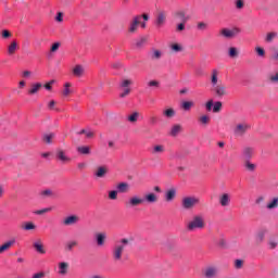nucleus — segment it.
I'll list each match as a JSON object with an SVG mask.
<instances>
[{
  "mask_svg": "<svg viewBox=\"0 0 278 278\" xmlns=\"http://www.w3.org/2000/svg\"><path fill=\"white\" fill-rule=\"evenodd\" d=\"M243 264H244V262L242 260H236L235 261V268L240 269V268H242Z\"/></svg>",
  "mask_w": 278,
  "mask_h": 278,
  "instance_id": "57",
  "label": "nucleus"
},
{
  "mask_svg": "<svg viewBox=\"0 0 278 278\" xmlns=\"http://www.w3.org/2000/svg\"><path fill=\"white\" fill-rule=\"evenodd\" d=\"M105 240H108V235H105V232L96 233L97 247H105Z\"/></svg>",
  "mask_w": 278,
  "mask_h": 278,
  "instance_id": "15",
  "label": "nucleus"
},
{
  "mask_svg": "<svg viewBox=\"0 0 278 278\" xmlns=\"http://www.w3.org/2000/svg\"><path fill=\"white\" fill-rule=\"evenodd\" d=\"M184 29H186V23L180 22L176 27V31H184Z\"/></svg>",
  "mask_w": 278,
  "mask_h": 278,
  "instance_id": "58",
  "label": "nucleus"
},
{
  "mask_svg": "<svg viewBox=\"0 0 278 278\" xmlns=\"http://www.w3.org/2000/svg\"><path fill=\"white\" fill-rule=\"evenodd\" d=\"M218 75H219L218 70H212V73H211L212 88H214V86H218Z\"/></svg>",
  "mask_w": 278,
  "mask_h": 278,
  "instance_id": "24",
  "label": "nucleus"
},
{
  "mask_svg": "<svg viewBox=\"0 0 278 278\" xmlns=\"http://www.w3.org/2000/svg\"><path fill=\"white\" fill-rule=\"evenodd\" d=\"M42 90V85L40 83H35L30 85V88L28 89V94L34 96L38 94Z\"/></svg>",
  "mask_w": 278,
  "mask_h": 278,
  "instance_id": "17",
  "label": "nucleus"
},
{
  "mask_svg": "<svg viewBox=\"0 0 278 278\" xmlns=\"http://www.w3.org/2000/svg\"><path fill=\"white\" fill-rule=\"evenodd\" d=\"M255 240L257 243L263 242L264 241V232L263 231L257 232L255 236Z\"/></svg>",
  "mask_w": 278,
  "mask_h": 278,
  "instance_id": "51",
  "label": "nucleus"
},
{
  "mask_svg": "<svg viewBox=\"0 0 278 278\" xmlns=\"http://www.w3.org/2000/svg\"><path fill=\"white\" fill-rule=\"evenodd\" d=\"M131 244V239H121L113 248L112 255L114 262H121L123 260V253H125V249L127 245Z\"/></svg>",
  "mask_w": 278,
  "mask_h": 278,
  "instance_id": "1",
  "label": "nucleus"
},
{
  "mask_svg": "<svg viewBox=\"0 0 278 278\" xmlns=\"http://www.w3.org/2000/svg\"><path fill=\"white\" fill-rule=\"evenodd\" d=\"M53 138H55V134H46L43 135V142H46V144H51V142H53Z\"/></svg>",
  "mask_w": 278,
  "mask_h": 278,
  "instance_id": "34",
  "label": "nucleus"
},
{
  "mask_svg": "<svg viewBox=\"0 0 278 278\" xmlns=\"http://www.w3.org/2000/svg\"><path fill=\"white\" fill-rule=\"evenodd\" d=\"M198 29L205 31V29H207V24L205 22L198 23Z\"/></svg>",
  "mask_w": 278,
  "mask_h": 278,
  "instance_id": "53",
  "label": "nucleus"
},
{
  "mask_svg": "<svg viewBox=\"0 0 278 278\" xmlns=\"http://www.w3.org/2000/svg\"><path fill=\"white\" fill-rule=\"evenodd\" d=\"M52 194H53V191H51V189H46L41 191V197H45V198L52 197Z\"/></svg>",
  "mask_w": 278,
  "mask_h": 278,
  "instance_id": "54",
  "label": "nucleus"
},
{
  "mask_svg": "<svg viewBox=\"0 0 278 278\" xmlns=\"http://www.w3.org/2000/svg\"><path fill=\"white\" fill-rule=\"evenodd\" d=\"M117 192H121L123 194L127 193L129 191V184L127 182H119L116 186Z\"/></svg>",
  "mask_w": 278,
  "mask_h": 278,
  "instance_id": "28",
  "label": "nucleus"
},
{
  "mask_svg": "<svg viewBox=\"0 0 278 278\" xmlns=\"http://www.w3.org/2000/svg\"><path fill=\"white\" fill-rule=\"evenodd\" d=\"M181 131V125H174L170 130V136H177Z\"/></svg>",
  "mask_w": 278,
  "mask_h": 278,
  "instance_id": "42",
  "label": "nucleus"
},
{
  "mask_svg": "<svg viewBox=\"0 0 278 278\" xmlns=\"http://www.w3.org/2000/svg\"><path fill=\"white\" fill-rule=\"evenodd\" d=\"M143 203H144V198L134 195L129 199L127 205L128 207H138V205H142Z\"/></svg>",
  "mask_w": 278,
  "mask_h": 278,
  "instance_id": "9",
  "label": "nucleus"
},
{
  "mask_svg": "<svg viewBox=\"0 0 278 278\" xmlns=\"http://www.w3.org/2000/svg\"><path fill=\"white\" fill-rule=\"evenodd\" d=\"M77 223H79V216L77 215L67 216L63 219V225H65V227H71V225H77Z\"/></svg>",
  "mask_w": 278,
  "mask_h": 278,
  "instance_id": "11",
  "label": "nucleus"
},
{
  "mask_svg": "<svg viewBox=\"0 0 278 278\" xmlns=\"http://www.w3.org/2000/svg\"><path fill=\"white\" fill-rule=\"evenodd\" d=\"M249 124H238L235 127V135L236 136H244L247 134V131H249Z\"/></svg>",
  "mask_w": 278,
  "mask_h": 278,
  "instance_id": "10",
  "label": "nucleus"
},
{
  "mask_svg": "<svg viewBox=\"0 0 278 278\" xmlns=\"http://www.w3.org/2000/svg\"><path fill=\"white\" fill-rule=\"evenodd\" d=\"M219 204L222 207H229V205H231V195H229V193H223L219 197Z\"/></svg>",
  "mask_w": 278,
  "mask_h": 278,
  "instance_id": "12",
  "label": "nucleus"
},
{
  "mask_svg": "<svg viewBox=\"0 0 278 278\" xmlns=\"http://www.w3.org/2000/svg\"><path fill=\"white\" fill-rule=\"evenodd\" d=\"M144 45H147V37H141L139 40L136 41V47H138L139 49L141 47H144Z\"/></svg>",
  "mask_w": 278,
  "mask_h": 278,
  "instance_id": "46",
  "label": "nucleus"
},
{
  "mask_svg": "<svg viewBox=\"0 0 278 278\" xmlns=\"http://www.w3.org/2000/svg\"><path fill=\"white\" fill-rule=\"evenodd\" d=\"M220 110H223V102H220V101L215 102L213 105L214 114H218V112H220Z\"/></svg>",
  "mask_w": 278,
  "mask_h": 278,
  "instance_id": "39",
  "label": "nucleus"
},
{
  "mask_svg": "<svg viewBox=\"0 0 278 278\" xmlns=\"http://www.w3.org/2000/svg\"><path fill=\"white\" fill-rule=\"evenodd\" d=\"M170 49H172V51H174V53H179V52L184 51V47H181V45H179V43H172Z\"/></svg>",
  "mask_w": 278,
  "mask_h": 278,
  "instance_id": "38",
  "label": "nucleus"
},
{
  "mask_svg": "<svg viewBox=\"0 0 278 278\" xmlns=\"http://www.w3.org/2000/svg\"><path fill=\"white\" fill-rule=\"evenodd\" d=\"M52 210H53L52 207H46V208L36 211L35 214H37L38 216H41L42 214H48V212H51Z\"/></svg>",
  "mask_w": 278,
  "mask_h": 278,
  "instance_id": "48",
  "label": "nucleus"
},
{
  "mask_svg": "<svg viewBox=\"0 0 278 278\" xmlns=\"http://www.w3.org/2000/svg\"><path fill=\"white\" fill-rule=\"evenodd\" d=\"M73 75H75V77H81L84 75V66L76 65L73 70Z\"/></svg>",
  "mask_w": 278,
  "mask_h": 278,
  "instance_id": "31",
  "label": "nucleus"
},
{
  "mask_svg": "<svg viewBox=\"0 0 278 278\" xmlns=\"http://www.w3.org/2000/svg\"><path fill=\"white\" fill-rule=\"evenodd\" d=\"M143 200L146 203H157V201H160V198L157 197V194L150 192L144 195Z\"/></svg>",
  "mask_w": 278,
  "mask_h": 278,
  "instance_id": "20",
  "label": "nucleus"
},
{
  "mask_svg": "<svg viewBox=\"0 0 278 278\" xmlns=\"http://www.w3.org/2000/svg\"><path fill=\"white\" fill-rule=\"evenodd\" d=\"M175 21H178V23H187L190 21V16L186 14V11H176L174 13Z\"/></svg>",
  "mask_w": 278,
  "mask_h": 278,
  "instance_id": "8",
  "label": "nucleus"
},
{
  "mask_svg": "<svg viewBox=\"0 0 278 278\" xmlns=\"http://www.w3.org/2000/svg\"><path fill=\"white\" fill-rule=\"evenodd\" d=\"M48 108H49V110H55V101L54 100L50 101L48 103Z\"/></svg>",
  "mask_w": 278,
  "mask_h": 278,
  "instance_id": "62",
  "label": "nucleus"
},
{
  "mask_svg": "<svg viewBox=\"0 0 278 278\" xmlns=\"http://www.w3.org/2000/svg\"><path fill=\"white\" fill-rule=\"evenodd\" d=\"M214 105V100H208L205 104L207 112H212V106Z\"/></svg>",
  "mask_w": 278,
  "mask_h": 278,
  "instance_id": "59",
  "label": "nucleus"
},
{
  "mask_svg": "<svg viewBox=\"0 0 278 278\" xmlns=\"http://www.w3.org/2000/svg\"><path fill=\"white\" fill-rule=\"evenodd\" d=\"M197 229H205V216L203 214L193 215L187 224V231H197Z\"/></svg>",
  "mask_w": 278,
  "mask_h": 278,
  "instance_id": "2",
  "label": "nucleus"
},
{
  "mask_svg": "<svg viewBox=\"0 0 278 278\" xmlns=\"http://www.w3.org/2000/svg\"><path fill=\"white\" fill-rule=\"evenodd\" d=\"M34 249L37 251V253H40L41 255H45V253H47V250H45V245L40 240L34 243Z\"/></svg>",
  "mask_w": 278,
  "mask_h": 278,
  "instance_id": "25",
  "label": "nucleus"
},
{
  "mask_svg": "<svg viewBox=\"0 0 278 278\" xmlns=\"http://www.w3.org/2000/svg\"><path fill=\"white\" fill-rule=\"evenodd\" d=\"M148 86H150L151 88H160V81H157V80H150L148 83Z\"/></svg>",
  "mask_w": 278,
  "mask_h": 278,
  "instance_id": "55",
  "label": "nucleus"
},
{
  "mask_svg": "<svg viewBox=\"0 0 278 278\" xmlns=\"http://www.w3.org/2000/svg\"><path fill=\"white\" fill-rule=\"evenodd\" d=\"M176 197H177V190L175 188H172L165 192V201L167 203H170V201H175Z\"/></svg>",
  "mask_w": 278,
  "mask_h": 278,
  "instance_id": "19",
  "label": "nucleus"
},
{
  "mask_svg": "<svg viewBox=\"0 0 278 278\" xmlns=\"http://www.w3.org/2000/svg\"><path fill=\"white\" fill-rule=\"evenodd\" d=\"M109 199H111V201H116L118 199V191L116 190L110 191Z\"/></svg>",
  "mask_w": 278,
  "mask_h": 278,
  "instance_id": "47",
  "label": "nucleus"
},
{
  "mask_svg": "<svg viewBox=\"0 0 278 278\" xmlns=\"http://www.w3.org/2000/svg\"><path fill=\"white\" fill-rule=\"evenodd\" d=\"M58 49H60V42H54L51 47V52L55 53V51H58Z\"/></svg>",
  "mask_w": 278,
  "mask_h": 278,
  "instance_id": "61",
  "label": "nucleus"
},
{
  "mask_svg": "<svg viewBox=\"0 0 278 278\" xmlns=\"http://www.w3.org/2000/svg\"><path fill=\"white\" fill-rule=\"evenodd\" d=\"M96 177H98L99 179L105 177V175H108V167L105 166H100L97 168L96 173H94Z\"/></svg>",
  "mask_w": 278,
  "mask_h": 278,
  "instance_id": "27",
  "label": "nucleus"
},
{
  "mask_svg": "<svg viewBox=\"0 0 278 278\" xmlns=\"http://www.w3.org/2000/svg\"><path fill=\"white\" fill-rule=\"evenodd\" d=\"M45 277V273L40 271V273H37L33 276V278H43Z\"/></svg>",
  "mask_w": 278,
  "mask_h": 278,
  "instance_id": "63",
  "label": "nucleus"
},
{
  "mask_svg": "<svg viewBox=\"0 0 278 278\" xmlns=\"http://www.w3.org/2000/svg\"><path fill=\"white\" fill-rule=\"evenodd\" d=\"M201 200L194 195L185 197L181 200L182 210H194L195 205H199Z\"/></svg>",
  "mask_w": 278,
  "mask_h": 278,
  "instance_id": "3",
  "label": "nucleus"
},
{
  "mask_svg": "<svg viewBox=\"0 0 278 278\" xmlns=\"http://www.w3.org/2000/svg\"><path fill=\"white\" fill-rule=\"evenodd\" d=\"M276 37H277V33H268L266 36V41L273 42V40H275Z\"/></svg>",
  "mask_w": 278,
  "mask_h": 278,
  "instance_id": "50",
  "label": "nucleus"
},
{
  "mask_svg": "<svg viewBox=\"0 0 278 278\" xmlns=\"http://www.w3.org/2000/svg\"><path fill=\"white\" fill-rule=\"evenodd\" d=\"M10 36H12V34L9 33V30H3V31H2V37H4V38H10Z\"/></svg>",
  "mask_w": 278,
  "mask_h": 278,
  "instance_id": "64",
  "label": "nucleus"
},
{
  "mask_svg": "<svg viewBox=\"0 0 278 278\" xmlns=\"http://www.w3.org/2000/svg\"><path fill=\"white\" fill-rule=\"evenodd\" d=\"M175 114L176 112L173 108H168L163 111V116H165V118H175Z\"/></svg>",
  "mask_w": 278,
  "mask_h": 278,
  "instance_id": "29",
  "label": "nucleus"
},
{
  "mask_svg": "<svg viewBox=\"0 0 278 278\" xmlns=\"http://www.w3.org/2000/svg\"><path fill=\"white\" fill-rule=\"evenodd\" d=\"M16 51H18V41L13 40V41H11V43L8 47V54L14 55V53H16Z\"/></svg>",
  "mask_w": 278,
  "mask_h": 278,
  "instance_id": "22",
  "label": "nucleus"
},
{
  "mask_svg": "<svg viewBox=\"0 0 278 278\" xmlns=\"http://www.w3.org/2000/svg\"><path fill=\"white\" fill-rule=\"evenodd\" d=\"M131 84H134L131 79L124 78L121 80L119 83V89L122 90V92L119 93L121 99H125V97H129V94H131V87H130Z\"/></svg>",
  "mask_w": 278,
  "mask_h": 278,
  "instance_id": "4",
  "label": "nucleus"
},
{
  "mask_svg": "<svg viewBox=\"0 0 278 278\" xmlns=\"http://www.w3.org/2000/svg\"><path fill=\"white\" fill-rule=\"evenodd\" d=\"M199 123H201V125H208L210 124V116L202 115L201 117H199Z\"/></svg>",
  "mask_w": 278,
  "mask_h": 278,
  "instance_id": "45",
  "label": "nucleus"
},
{
  "mask_svg": "<svg viewBox=\"0 0 278 278\" xmlns=\"http://www.w3.org/2000/svg\"><path fill=\"white\" fill-rule=\"evenodd\" d=\"M213 92L219 99L223 98V97H227V94H229V91H227V87L225 85H223V84L215 85L213 87Z\"/></svg>",
  "mask_w": 278,
  "mask_h": 278,
  "instance_id": "5",
  "label": "nucleus"
},
{
  "mask_svg": "<svg viewBox=\"0 0 278 278\" xmlns=\"http://www.w3.org/2000/svg\"><path fill=\"white\" fill-rule=\"evenodd\" d=\"M71 83H65L64 90H63V97H68L71 94Z\"/></svg>",
  "mask_w": 278,
  "mask_h": 278,
  "instance_id": "44",
  "label": "nucleus"
},
{
  "mask_svg": "<svg viewBox=\"0 0 278 278\" xmlns=\"http://www.w3.org/2000/svg\"><path fill=\"white\" fill-rule=\"evenodd\" d=\"M255 51H256L257 55H260V58H264L266 55V51L262 47H256Z\"/></svg>",
  "mask_w": 278,
  "mask_h": 278,
  "instance_id": "49",
  "label": "nucleus"
},
{
  "mask_svg": "<svg viewBox=\"0 0 278 278\" xmlns=\"http://www.w3.org/2000/svg\"><path fill=\"white\" fill-rule=\"evenodd\" d=\"M53 84H55V80L52 79L49 83H47L46 85H43V88H46V90H51Z\"/></svg>",
  "mask_w": 278,
  "mask_h": 278,
  "instance_id": "60",
  "label": "nucleus"
},
{
  "mask_svg": "<svg viewBox=\"0 0 278 278\" xmlns=\"http://www.w3.org/2000/svg\"><path fill=\"white\" fill-rule=\"evenodd\" d=\"M243 166L248 173H255V168H257V165L255 163H252L250 161H244Z\"/></svg>",
  "mask_w": 278,
  "mask_h": 278,
  "instance_id": "26",
  "label": "nucleus"
},
{
  "mask_svg": "<svg viewBox=\"0 0 278 278\" xmlns=\"http://www.w3.org/2000/svg\"><path fill=\"white\" fill-rule=\"evenodd\" d=\"M77 244H78V242L75 241V240L67 241V242L65 243V251H73V249H74L75 247H77Z\"/></svg>",
  "mask_w": 278,
  "mask_h": 278,
  "instance_id": "36",
  "label": "nucleus"
},
{
  "mask_svg": "<svg viewBox=\"0 0 278 278\" xmlns=\"http://www.w3.org/2000/svg\"><path fill=\"white\" fill-rule=\"evenodd\" d=\"M56 159L63 163L71 162V159L68 156H66V153L62 149L56 150Z\"/></svg>",
  "mask_w": 278,
  "mask_h": 278,
  "instance_id": "23",
  "label": "nucleus"
},
{
  "mask_svg": "<svg viewBox=\"0 0 278 278\" xmlns=\"http://www.w3.org/2000/svg\"><path fill=\"white\" fill-rule=\"evenodd\" d=\"M228 55L229 58H238V49L236 47L229 48Z\"/></svg>",
  "mask_w": 278,
  "mask_h": 278,
  "instance_id": "43",
  "label": "nucleus"
},
{
  "mask_svg": "<svg viewBox=\"0 0 278 278\" xmlns=\"http://www.w3.org/2000/svg\"><path fill=\"white\" fill-rule=\"evenodd\" d=\"M254 150L251 147H245L242 151L244 162L250 161L253 157Z\"/></svg>",
  "mask_w": 278,
  "mask_h": 278,
  "instance_id": "21",
  "label": "nucleus"
},
{
  "mask_svg": "<svg viewBox=\"0 0 278 278\" xmlns=\"http://www.w3.org/2000/svg\"><path fill=\"white\" fill-rule=\"evenodd\" d=\"M14 244H16V239L9 240L0 245V255L1 253H5V251H10Z\"/></svg>",
  "mask_w": 278,
  "mask_h": 278,
  "instance_id": "16",
  "label": "nucleus"
},
{
  "mask_svg": "<svg viewBox=\"0 0 278 278\" xmlns=\"http://www.w3.org/2000/svg\"><path fill=\"white\" fill-rule=\"evenodd\" d=\"M162 59V51L153 50L151 54V60H161Z\"/></svg>",
  "mask_w": 278,
  "mask_h": 278,
  "instance_id": "41",
  "label": "nucleus"
},
{
  "mask_svg": "<svg viewBox=\"0 0 278 278\" xmlns=\"http://www.w3.org/2000/svg\"><path fill=\"white\" fill-rule=\"evenodd\" d=\"M78 134H85L87 138H92L94 136V132L86 129H81Z\"/></svg>",
  "mask_w": 278,
  "mask_h": 278,
  "instance_id": "52",
  "label": "nucleus"
},
{
  "mask_svg": "<svg viewBox=\"0 0 278 278\" xmlns=\"http://www.w3.org/2000/svg\"><path fill=\"white\" fill-rule=\"evenodd\" d=\"M166 151V148L163 144H155L152 147L150 153L152 155H162Z\"/></svg>",
  "mask_w": 278,
  "mask_h": 278,
  "instance_id": "18",
  "label": "nucleus"
},
{
  "mask_svg": "<svg viewBox=\"0 0 278 278\" xmlns=\"http://www.w3.org/2000/svg\"><path fill=\"white\" fill-rule=\"evenodd\" d=\"M140 116V113L134 112L132 114L127 116L128 123H138V118Z\"/></svg>",
  "mask_w": 278,
  "mask_h": 278,
  "instance_id": "33",
  "label": "nucleus"
},
{
  "mask_svg": "<svg viewBox=\"0 0 278 278\" xmlns=\"http://www.w3.org/2000/svg\"><path fill=\"white\" fill-rule=\"evenodd\" d=\"M165 23H166V12L161 11L156 15L155 25L156 27H164Z\"/></svg>",
  "mask_w": 278,
  "mask_h": 278,
  "instance_id": "13",
  "label": "nucleus"
},
{
  "mask_svg": "<svg viewBox=\"0 0 278 278\" xmlns=\"http://www.w3.org/2000/svg\"><path fill=\"white\" fill-rule=\"evenodd\" d=\"M216 275H218V269H216V267H208L205 270V277L207 278L216 277Z\"/></svg>",
  "mask_w": 278,
  "mask_h": 278,
  "instance_id": "30",
  "label": "nucleus"
},
{
  "mask_svg": "<svg viewBox=\"0 0 278 278\" xmlns=\"http://www.w3.org/2000/svg\"><path fill=\"white\" fill-rule=\"evenodd\" d=\"M22 229H24L25 231H31L33 229H36V225L31 222H28L22 225Z\"/></svg>",
  "mask_w": 278,
  "mask_h": 278,
  "instance_id": "37",
  "label": "nucleus"
},
{
  "mask_svg": "<svg viewBox=\"0 0 278 278\" xmlns=\"http://www.w3.org/2000/svg\"><path fill=\"white\" fill-rule=\"evenodd\" d=\"M278 207V197L274 198L268 204L267 210H277Z\"/></svg>",
  "mask_w": 278,
  "mask_h": 278,
  "instance_id": "35",
  "label": "nucleus"
},
{
  "mask_svg": "<svg viewBox=\"0 0 278 278\" xmlns=\"http://www.w3.org/2000/svg\"><path fill=\"white\" fill-rule=\"evenodd\" d=\"M236 8L237 10H242V8H244V0H237Z\"/></svg>",
  "mask_w": 278,
  "mask_h": 278,
  "instance_id": "56",
  "label": "nucleus"
},
{
  "mask_svg": "<svg viewBox=\"0 0 278 278\" xmlns=\"http://www.w3.org/2000/svg\"><path fill=\"white\" fill-rule=\"evenodd\" d=\"M140 21H142V15H136L132 18L128 28V31L130 34H136V31L138 30V26L140 25Z\"/></svg>",
  "mask_w": 278,
  "mask_h": 278,
  "instance_id": "7",
  "label": "nucleus"
},
{
  "mask_svg": "<svg viewBox=\"0 0 278 278\" xmlns=\"http://www.w3.org/2000/svg\"><path fill=\"white\" fill-rule=\"evenodd\" d=\"M68 268H70L68 263L66 262L59 263L58 275H60L61 277H66V275H68Z\"/></svg>",
  "mask_w": 278,
  "mask_h": 278,
  "instance_id": "14",
  "label": "nucleus"
},
{
  "mask_svg": "<svg viewBox=\"0 0 278 278\" xmlns=\"http://www.w3.org/2000/svg\"><path fill=\"white\" fill-rule=\"evenodd\" d=\"M240 28H223L220 30V34L224 36V38H236V36H238V34H240Z\"/></svg>",
  "mask_w": 278,
  "mask_h": 278,
  "instance_id": "6",
  "label": "nucleus"
},
{
  "mask_svg": "<svg viewBox=\"0 0 278 278\" xmlns=\"http://www.w3.org/2000/svg\"><path fill=\"white\" fill-rule=\"evenodd\" d=\"M193 105H194V102H192V101H185V102H182L181 108H182V110L188 112Z\"/></svg>",
  "mask_w": 278,
  "mask_h": 278,
  "instance_id": "40",
  "label": "nucleus"
},
{
  "mask_svg": "<svg viewBox=\"0 0 278 278\" xmlns=\"http://www.w3.org/2000/svg\"><path fill=\"white\" fill-rule=\"evenodd\" d=\"M78 153L81 155H90V147L88 146H81L77 148Z\"/></svg>",
  "mask_w": 278,
  "mask_h": 278,
  "instance_id": "32",
  "label": "nucleus"
}]
</instances>
